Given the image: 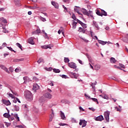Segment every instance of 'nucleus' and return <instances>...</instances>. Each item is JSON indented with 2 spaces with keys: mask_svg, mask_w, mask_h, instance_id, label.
I'll list each match as a JSON object with an SVG mask.
<instances>
[{
  "mask_svg": "<svg viewBox=\"0 0 128 128\" xmlns=\"http://www.w3.org/2000/svg\"><path fill=\"white\" fill-rule=\"evenodd\" d=\"M0 67L1 68H2V70H4L5 72H8V74H10V71H8V68H6V66L3 65H1Z\"/></svg>",
  "mask_w": 128,
  "mask_h": 128,
  "instance_id": "obj_17",
  "label": "nucleus"
},
{
  "mask_svg": "<svg viewBox=\"0 0 128 128\" xmlns=\"http://www.w3.org/2000/svg\"><path fill=\"white\" fill-rule=\"evenodd\" d=\"M54 48V45L52 44H48L47 45V48Z\"/></svg>",
  "mask_w": 128,
  "mask_h": 128,
  "instance_id": "obj_41",
  "label": "nucleus"
},
{
  "mask_svg": "<svg viewBox=\"0 0 128 128\" xmlns=\"http://www.w3.org/2000/svg\"><path fill=\"white\" fill-rule=\"evenodd\" d=\"M72 18H73L74 20H76V21L78 20V19H76V15H74V14H72Z\"/></svg>",
  "mask_w": 128,
  "mask_h": 128,
  "instance_id": "obj_47",
  "label": "nucleus"
},
{
  "mask_svg": "<svg viewBox=\"0 0 128 128\" xmlns=\"http://www.w3.org/2000/svg\"><path fill=\"white\" fill-rule=\"evenodd\" d=\"M14 2L16 6H22V4H20V0H14Z\"/></svg>",
  "mask_w": 128,
  "mask_h": 128,
  "instance_id": "obj_12",
  "label": "nucleus"
},
{
  "mask_svg": "<svg viewBox=\"0 0 128 128\" xmlns=\"http://www.w3.org/2000/svg\"><path fill=\"white\" fill-rule=\"evenodd\" d=\"M88 12L90 14V16H90L91 18H94V16L92 15V12L90 10Z\"/></svg>",
  "mask_w": 128,
  "mask_h": 128,
  "instance_id": "obj_43",
  "label": "nucleus"
},
{
  "mask_svg": "<svg viewBox=\"0 0 128 128\" xmlns=\"http://www.w3.org/2000/svg\"><path fill=\"white\" fill-rule=\"evenodd\" d=\"M34 37H31L29 38L28 40V44H34Z\"/></svg>",
  "mask_w": 128,
  "mask_h": 128,
  "instance_id": "obj_7",
  "label": "nucleus"
},
{
  "mask_svg": "<svg viewBox=\"0 0 128 128\" xmlns=\"http://www.w3.org/2000/svg\"><path fill=\"white\" fill-rule=\"evenodd\" d=\"M6 128H8L10 126V123L6 122Z\"/></svg>",
  "mask_w": 128,
  "mask_h": 128,
  "instance_id": "obj_53",
  "label": "nucleus"
},
{
  "mask_svg": "<svg viewBox=\"0 0 128 128\" xmlns=\"http://www.w3.org/2000/svg\"><path fill=\"white\" fill-rule=\"evenodd\" d=\"M8 96H10V98H14V95H12V94H9Z\"/></svg>",
  "mask_w": 128,
  "mask_h": 128,
  "instance_id": "obj_62",
  "label": "nucleus"
},
{
  "mask_svg": "<svg viewBox=\"0 0 128 128\" xmlns=\"http://www.w3.org/2000/svg\"><path fill=\"white\" fill-rule=\"evenodd\" d=\"M86 56L88 58L89 62H91V64H92V57H90V55H88V54H86Z\"/></svg>",
  "mask_w": 128,
  "mask_h": 128,
  "instance_id": "obj_24",
  "label": "nucleus"
},
{
  "mask_svg": "<svg viewBox=\"0 0 128 128\" xmlns=\"http://www.w3.org/2000/svg\"><path fill=\"white\" fill-rule=\"evenodd\" d=\"M15 118L18 120V122H20V117L18 116V114H15L14 115Z\"/></svg>",
  "mask_w": 128,
  "mask_h": 128,
  "instance_id": "obj_32",
  "label": "nucleus"
},
{
  "mask_svg": "<svg viewBox=\"0 0 128 128\" xmlns=\"http://www.w3.org/2000/svg\"><path fill=\"white\" fill-rule=\"evenodd\" d=\"M101 10V16H108V13L104 11V10L100 9Z\"/></svg>",
  "mask_w": 128,
  "mask_h": 128,
  "instance_id": "obj_15",
  "label": "nucleus"
},
{
  "mask_svg": "<svg viewBox=\"0 0 128 128\" xmlns=\"http://www.w3.org/2000/svg\"><path fill=\"white\" fill-rule=\"evenodd\" d=\"M14 110H15L16 112H18V110H20V107L18 106H15Z\"/></svg>",
  "mask_w": 128,
  "mask_h": 128,
  "instance_id": "obj_34",
  "label": "nucleus"
},
{
  "mask_svg": "<svg viewBox=\"0 0 128 128\" xmlns=\"http://www.w3.org/2000/svg\"><path fill=\"white\" fill-rule=\"evenodd\" d=\"M8 113H5L4 114V118H10V111L8 110Z\"/></svg>",
  "mask_w": 128,
  "mask_h": 128,
  "instance_id": "obj_20",
  "label": "nucleus"
},
{
  "mask_svg": "<svg viewBox=\"0 0 128 128\" xmlns=\"http://www.w3.org/2000/svg\"><path fill=\"white\" fill-rule=\"evenodd\" d=\"M2 28H3V30H2L3 32H4L5 34L8 32V30L6 28L3 27Z\"/></svg>",
  "mask_w": 128,
  "mask_h": 128,
  "instance_id": "obj_37",
  "label": "nucleus"
},
{
  "mask_svg": "<svg viewBox=\"0 0 128 128\" xmlns=\"http://www.w3.org/2000/svg\"><path fill=\"white\" fill-rule=\"evenodd\" d=\"M64 2H66V4H70V0H63Z\"/></svg>",
  "mask_w": 128,
  "mask_h": 128,
  "instance_id": "obj_52",
  "label": "nucleus"
},
{
  "mask_svg": "<svg viewBox=\"0 0 128 128\" xmlns=\"http://www.w3.org/2000/svg\"><path fill=\"white\" fill-rule=\"evenodd\" d=\"M122 40L123 42H126L127 44H128V39L126 40L125 38H124Z\"/></svg>",
  "mask_w": 128,
  "mask_h": 128,
  "instance_id": "obj_55",
  "label": "nucleus"
},
{
  "mask_svg": "<svg viewBox=\"0 0 128 128\" xmlns=\"http://www.w3.org/2000/svg\"><path fill=\"white\" fill-rule=\"evenodd\" d=\"M16 45L17 46H18V48H20L21 50H22V46L20 45V43H16Z\"/></svg>",
  "mask_w": 128,
  "mask_h": 128,
  "instance_id": "obj_33",
  "label": "nucleus"
},
{
  "mask_svg": "<svg viewBox=\"0 0 128 128\" xmlns=\"http://www.w3.org/2000/svg\"><path fill=\"white\" fill-rule=\"evenodd\" d=\"M68 66L71 68L76 69V64L74 62H70L68 64Z\"/></svg>",
  "mask_w": 128,
  "mask_h": 128,
  "instance_id": "obj_4",
  "label": "nucleus"
},
{
  "mask_svg": "<svg viewBox=\"0 0 128 128\" xmlns=\"http://www.w3.org/2000/svg\"><path fill=\"white\" fill-rule=\"evenodd\" d=\"M33 90H40V86L37 84H33Z\"/></svg>",
  "mask_w": 128,
  "mask_h": 128,
  "instance_id": "obj_10",
  "label": "nucleus"
},
{
  "mask_svg": "<svg viewBox=\"0 0 128 128\" xmlns=\"http://www.w3.org/2000/svg\"><path fill=\"white\" fill-rule=\"evenodd\" d=\"M79 109L80 110H82V112H84V110L83 109V108H82V106H80Z\"/></svg>",
  "mask_w": 128,
  "mask_h": 128,
  "instance_id": "obj_63",
  "label": "nucleus"
},
{
  "mask_svg": "<svg viewBox=\"0 0 128 128\" xmlns=\"http://www.w3.org/2000/svg\"><path fill=\"white\" fill-rule=\"evenodd\" d=\"M42 48H44V50H48V45H44L42 46Z\"/></svg>",
  "mask_w": 128,
  "mask_h": 128,
  "instance_id": "obj_44",
  "label": "nucleus"
},
{
  "mask_svg": "<svg viewBox=\"0 0 128 128\" xmlns=\"http://www.w3.org/2000/svg\"><path fill=\"white\" fill-rule=\"evenodd\" d=\"M78 22H74L72 24V29L76 30V24H78Z\"/></svg>",
  "mask_w": 128,
  "mask_h": 128,
  "instance_id": "obj_22",
  "label": "nucleus"
},
{
  "mask_svg": "<svg viewBox=\"0 0 128 128\" xmlns=\"http://www.w3.org/2000/svg\"><path fill=\"white\" fill-rule=\"evenodd\" d=\"M60 112L62 120H66V115H64V113L62 112V111H60Z\"/></svg>",
  "mask_w": 128,
  "mask_h": 128,
  "instance_id": "obj_18",
  "label": "nucleus"
},
{
  "mask_svg": "<svg viewBox=\"0 0 128 128\" xmlns=\"http://www.w3.org/2000/svg\"><path fill=\"white\" fill-rule=\"evenodd\" d=\"M110 112H106L104 114V116L106 122H110Z\"/></svg>",
  "mask_w": 128,
  "mask_h": 128,
  "instance_id": "obj_3",
  "label": "nucleus"
},
{
  "mask_svg": "<svg viewBox=\"0 0 128 128\" xmlns=\"http://www.w3.org/2000/svg\"><path fill=\"white\" fill-rule=\"evenodd\" d=\"M16 128H24V126L22 125H20V126H16Z\"/></svg>",
  "mask_w": 128,
  "mask_h": 128,
  "instance_id": "obj_58",
  "label": "nucleus"
},
{
  "mask_svg": "<svg viewBox=\"0 0 128 128\" xmlns=\"http://www.w3.org/2000/svg\"><path fill=\"white\" fill-rule=\"evenodd\" d=\"M98 42L100 44H102V46H104V44H108L107 42H104L100 40H98Z\"/></svg>",
  "mask_w": 128,
  "mask_h": 128,
  "instance_id": "obj_26",
  "label": "nucleus"
},
{
  "mask_svg": "<svg viewBox=\"0 0 128 128\" xmlns=\"http://www.w3.org/2000/svg\"><path fill=\"white\" fill-rule=\"evenodd\" d=\"M96 14L98 16H102V12H100L98 9L96 10Z\"/></svg>",
  "mask_w": 128,
  "mask_h": 128,
  "instance_id": "obj_31",
  "label": "nucleus"
},
{
  "mask_svg": "<svg viewBox=\"0 0 128 128\" xmlns=\"http://www.w3.org/2000/svg\"><path fill=\"white\" fill-rule=\"evenodd\" d=\"M91 100L94 102H97L98 104V99L96 98H91Z\"/></svg>",
  "mask_w": 128,
  "mask_h": 128,
  "instance_id": "obj_38",
  "label": "nucleus"
},
{
  "mask_svg": "<svg viewBox=\"0 0 128 128\" xmlns=\"http://www.w3.org/2000/svg\"><path fill=\"white\" fill-rule=\"evenodd\" d=\"M24 58H22L19 59H14L13 60L14 62H24Z\"/></svg>",
  "mask_w": 128,
  "mask_h": 128,
  "instance_id": "obj_16",
  "label": "nucleus"
},
{
  "mask_svg": "<svg viewBox=\"0 0 128 128\" xmlns=\"http://www.w3.org/2000/svg\"><path fill=\"white\" fill-rule=\"evenodd\" d=\"M84 96L85 98H88V100H91V98L90 96L86 94H84Z\"/></svg>",
  "mask_w": 128,
  "mask_h": 128,
  "instance_id": "obj_45",
  "label": "nucleus"
},
{
  "mask_svg": "<svg viewBox=\"0 0 128 128\" xmlns=\"http://www.w3.org/2000/svg\"><path fill=\"white\" fill-rule=\"evenodd\" d=\"M78 32H82V34H84L86 32V30L84 28H82V27H80L78 28Z\"/></svg>",
  "mask_w": 128,
  "mask_h": 128,
  "instance_id": "obj_21",
  "label": "nucleus"
},
{
  "mask_svg": "<svg viewBox=\"0 0 128 128\" xmlns=\"http://www.w3.org/2000/svg\"><path fill=\"white\" fill-rule=\"evenodd\" d=\"M60 30H61L62 34L64 36V28L62 27H60Z\"/></svg>",
  "mask_w": 128,
  "mask_h": 128,
  "instance_id": "obj_39",
  "label": "nucleus"
},
{
  "mask_svg": "<svg viewBox=\"0 0 128 128\" xmlns=\"http://www.w3.org/2000/svg\"><path fill=\"white\" fill-rule=\"evenodd\" d=\"M53 72H56V74L60 72V70L59 69L54 68L53 69Z\"/></svg>",
  "mask_w": 128,
  "mask_h": 128,
  "instance_id": "obj_29",
  "label": "nucleus"
},
{
  "mask_svg": "<svg viewBox=\"0 0 128 128\" xmlns=\"http://www.w3.org/2000/svg\"><path fill=\"white\" fill-rule=\"evenodd\" d=\"M9 70H10V72H13L14 68H12V67H10L9 68Z\"/></svg>",
  "mask_w": 128,
  "mask_h": 128,
  "instance_id": "obj_49",
  "label": "nucleus"
},
{
  "mask_svg": "<svg viewBox=\"0 0 128 128\" xmlns=\"http://www.w3.org/2000/svg\"><path fill=\"white\" fill-rule=\"evenodd\" d=\"M102 98H104V100H108V96L107 94H104L102 96Z\"/></svg>",
  "mask_w": 128,
  "mask_h": 128,
  "instance_id": "obj_36",
  "label": "nucleus"
},
{
  "mask_svg": "<svg viewBox=\"0 0 128 128\" xmlns=\"http://www.w3.org/2000/svg\"><path fill=\"white\" fill-rule=\"evenodd\" d=\"M42 32H44V34L45 38H47V40H50V38H48V34L46 33V32H44V30H42Z\"/></svg>",
  "mask_w": 128,
  "mask_h": 128,
  "instance_id": "obj_30",
  "label": "nucleus"
},
{
  "mask_svg": "<svg viewBox=\"0 0 128 128\" xmlns=\"http://www.w3.org/2000/svg\"><path fill=\"white\" fill-rule=\"evenodd\" d=\"M88 110H92V112H94V110H96V109L94 108H88Z\"/></svg>",
  "mask_w": 128,
  "mask_h": 128,
  "instance_id": "obj_51",
  "label": "nucleus"
},
{
  "mask_svg": "<svg viewBox=\"0 0 128 128\" xmlns=\"http://www.w3.org/2000/svg\"><path fill=\"white\" fill-rule=\"evenodd\" d=\"M54 116V112H52V114H51L50 116L49 122H52V118Z\"/></svg>",
  "mask_w": 128,
  "mask_h": 128,
  "instance_id": "obj_27",
  "label": "nucleus"
},
{
  "mask_svg": "<svg viewBox=\"0 0 128 128\" xmlns=\"http://www.w3.org/2000/svg\"><path fill=\"white\" fill-rule=\"evenodd\" d=\"M64 62H70V59H68V58H64Z\"/></svg>",
  "mask_w": 128,
  "mask_h": 128,
  "instance_id": "obj_40",
  "label": "nucleus"
},
{
  "mask_svg": "<svg viewBox=\"0 0 128 128\" xmlns=\"http://www.w3.org/2000/svg\"><path fill=\"white\" fill-rule=\"evenodd\" d=\"M62 78H68V76H66V75H62Z\"/></svg>",
  "mask_w": 128,
  "mask_h": 128,
  "instance_id": "obj_61",
  "label": "nucleus"
},
{
  "mask_svg": "<svg viewBox=\"0 0 128 128\" xmlns=\"http://www.w3.org/2000/svg\"><path fill=\"white\" fill-rule=\"evenodd\" d=\"M24 82H27L28 80V76L24 77Z\"/></svg>",
  "mask_w": 128,
  "mask_h": 128,
  "instance_id": "obj_48",
  "label": "nucleus"
},
{
  "mask_svg": "<svg viewBox=\"0 0 128 128\" xmlns=\"http://www.w3.org/2000/svg\"><path fill=\"white\" fill-rule=\"evenodd\" d=\"M24 96L27 100H32V92H26Z\"/></svg>",
  "mask_w": 128,
  "mask_h": 128,
  "instance_id": "obj_1",
  "label": "nucleus"
},
{
  "mask_svg": "<svg viewBox=\"0 0 128 128\" xmlns=\"http://www.w3.org/2000/svg\"><path fill=\"white\" fill-rule=\"evenodd\" d=\"M49 84L52 86H54V83L52 81L49 82Z\"/></svg>",
  "mask_w": 128,
  "mask_h": 128,
  "instance_id": "obj_56",
  "label": "nucleus"
},
{
  "mask_svg": "<svg viewBox=\"0 0 128 128\" xmlns=\"http://www.w3.org/2000/svg\"><path fill=\"white\" fill-rule=\"evenodd\" d=\"M59 126H66V124H64V123H60V124H59Z\"/></svg>",
  "mask_w": 128,
  "mask_h": 128,
  "instance_id": "obj_64",
  "label": "nucleus"
},
{
  "mask_svg": "<svg viewBox=\"0 0 128 128\" xmlns=\"http://www.w3.org/2000/svg\"><path fill=\"white\" fill-rule=\"evenodd\" d=\"M38 64H40V62H44V59L42 58H40L37 62Z\"/></svg>",
  "mask_w": 128,
  "mask_h": 128,
  "instance_id": "obj_35",
  "label": "nucleus"
},
{
  "mask_svg": "<svg viewBox=\"0 0 128 128\" xmlns=\"http://www.w3.org/2000/svg\"><path fill=\"white\" fill-rule=\"evenodd\" d=\"M7 48L9 50H10L11 52H16L14 51V50H12V48L11 47H7Z\"/></svg>",
  "mask_w": 128,
  "mask_h": 128,
  "instance_id": "obj_42",
  "label": "nucleus"
},
{
  "mask_svg": "<svg viewBox=\"0 0 128 128\" xmlns=\"http://www.w3.org/2000/svg\"><path fill=\"white\" fill-rule=\"evenodd\" d=\"M14 72H20V70L16 68L15 69Z\"/></svg>",
  "mask_w": 128,
  "mask_h": 128,
  "instance_id": "obj_50",
  "label": "nucleus"
},
{
  "mask_svg": "<svg viewBox=\"0 0 128 128\" xmlns=\"http://www.w3.org/2000/svg\"><path fill=\"white\" fill-rule=\"evenodd\" d=\"M82 14H84L85 16H90V12H87L86 10L84 8H82Z\"/></svg>",
  "mask_w": 128,
  "mask_h": 128,
  "instance_id": "obj_8",
  "label": "nucleus"
},
{
  "mask_svg": "<svg viewBox=\"0 0 128 128\" xmlns=\"http://www.w3.org/2000/svg\"><path fill=\"white\" fill-rule=\"evenodd\" d=\"M2 22H4V24H8V21L6 19H4V20H2Z\"/></svg>",
  "mask_w": 128,
  "mask_h": 128,
  "instance_id": "obj_60",
  "label": "nucleus"
},
{
  "mask_svg": "<svg viewBox=\"0 0 128 128\" xmlns=\"http://www.w3.org/2000/svg\"><path fill=\"white\" fill-rule=\"evenodd\" d=\"M78 62L79 63H80V64H84V63L82 62V61L80 60H78Z\"/></svg>",
  "mask_w": 128,
  "mask_h": 128,
  "instance_id": "obj_59",
  "label": "nucleus"
},
{
  "mask_svg": "<svg viewBox=\"0 0 128 128\" xmlns=\"http://www.w3.org/2000/svg\"><path fill=\"white\" fill-rule=\"evenodd\" d=\"M94 26H95L96 28H97V30H100V27L98 26V24H95Z\"/></svg>",
  "mask_w": 128,
  "mask_h": 128,
  "instance_id": "obj_57",
  "label": "nucleus"
},
{
  "mask_svg": "<svg viewBox=\"0 0 128 128\" xmlns=\"http://www.w3.org/2000/svg\"><path fill=\"white\" fill-rule=\"evenodd\" d=\"M32 34H40V29H37L36 31L32 32Z\"/></svg>",
  "mask_w": 128,
  "mask_h": 128,
  "instance_id": "obj_28",
  "label": "nucleus"
},
{
  "mask_svg": "<svg viewBox=\"0 0 128 128\" xmlns=\"http://www.w3.org/2000/svg\"><path fill=\"white\" fill-rule=\"evenodd\" d=\"M94 68L96 70H99L100 69V66L98 64H96L94 66Z\"/></svg>",
  "mask_w": 128,
  "mask_h": 128,
  "instance_id": "obj_23",
  "label": "nucleus"
},
{
  "mask_svg": "<svg viewBox=\"0 0 128 128\" xmlns=\"http://www.w3.org/2000/svg\"><path fill=\"white\" fill-rule=\"evenodd\" d=\"M70 76H72V78H78V74L72 72L70 73Z\"/></svg>",
  "mask_w": 128,
  "mask_h": 128,
  "instance_id": "obj_13",
  "label": "nucleus"
},
{
  "mask_svg": "<svg viewBox=\"0 0 128 128\" xmlns=\"http://www.w3.org/2000/svg\"><path fill=\"white\" fill-rule=\"evenodd\" d=\"M110 61L112 64H116V60L112 57L110 58Z\"/></svg>",
  "mask_w": 128,
  "mask_h": 128,
  "instance_id": "obj_25",
  "label": "nucleus"
},
{
  "mask_svg": "<svg viewBox=\"0 0 128 128\" xmlns=\"http://www.w3.org/2000/svg\"><path fill=\"white\" fill-rule=\"evenodd\" d=\"M2 102L4 104H6V106H10V102L8 100H2Z\"/></svg>",
  "mask_w": 128,
  "mask_h": 128,
  "instance_id": "obj_11",
  "label": "nucleus"
},
{
  "mask_svg": "<svg viewBox=\"0 0 128 128\" xmlns=\"http://www.w3.org/2000/svg\"><path fill=\"white\" fill-rule=\"evenodd\" d=\"M40 20L42 22H46V20L42 17H40Z\"/></svg>",
  "mask_w": 128,
  "mask_h": 128,
  "instance_id": "obj_54",
  "label": "nucleus"
},
{
  "mask_svg": "<svg viewBox=\"0 0 128 128\" xmlns=\"http://www.w3.org/2000/svg\"><path fill=\"white\" fill-rule=\"evenodd\" d=\"M86 124H88V122L86 121V120H80L79 124L80 126H82V128H84V126H86Z\"/></svg>",
  "mask_w": 128,
  "mask_h": 128,
  "instance_id": "obj_2",
  "label": "nucleus"
},
{
  "mask_svg": "<svg viewBox=\"0 0 128 128\" xmlns=\"http://www.w3.org/2000/svg\"><path fill=\"white\" fill-rule=\"evenodd\" d=\"M51 4L52 6H54L56 8H58V3H56L54 2H52Z\"/></svg>",
  "mask_w": 128,
  "mask_h": 128,
  "instance_id": "obj_19",
  "label": "nucleus"
},
{
  "mask_svg": "<svg viewBox=\"0 0 128 128\" xmlns=\"http://www.w3.org/2000/svg\"><path fill=\"white\" fill-rule=\"evenodd\" d=\"M44 96L45 97V98H48L49 100H50V98H52V94H50L48 92L45 93Z\"/></svg>",
  "mask_w": 128,
  "mask_h": 128,
  "instance_id": "obj_6",
  "label": "nucleus"
},
{
  "mask_svg": "<svg viewBox=\"0 0 128 128\" xmlns=\"http://www.w3.org/2000/svg\"><path fill=\"white\" fill-rule=\"evenodd\" d=\"M119 66H120V68H126V66H124V65L122 64H119Z\"/></svg>",
  "mask_w": 128,
  "mask_h": 128,
  "instance_id": "obj_46",
  "label": "nucleus"
},
{
  "mask_svg": "<svg viewBox=\"0 0 128 128\" xmlns=\"http://www.w3.org/2000/svg\"><path fill=\"white\" fill-rule=\"evenodd\" d=\"M104 116H100L96 118V120L102 122V120H104Z\"/></svg>",
  "mask_w": 128,
  "mask_h": 128,
  "instance_id": "obj_9",
  "label": "nucleus"
},
{
  "mask_svg": "<svg viewBox=\"0 0 128 128\" xmlns=\"http://www.w3.org/2000/svg\"><path fill=\"white\" fill-rule=\"evenodd\" d=\"M46 100V99L44 96H42L39 98V102L41 103L44 102Z\"/></svg>",
  "mask_w": 128,
  "mask_h": 128,
  "instance_id": "obj_14",
  "label": "nucleus"
},
{
  "mask_svg": "<svg viewBox=\"0 0 128 128\" xmlns=\"http://www.w3.org/2000/svg\"><path fill=\"white\" fill-rule=\"evenodd\" d=\"M76 22H78V24H80L82 28H88V26H86V24H84V22H82V21L80 20H79L77 19L76 20Z\"/></svg>",
  "mask_w": 128,
  "mask_h": 128,
  "instance_id": "obj_5",
  "label": "nucleus"
}]
</instances>
